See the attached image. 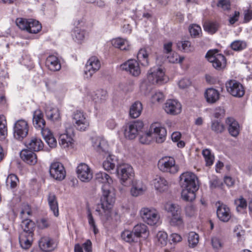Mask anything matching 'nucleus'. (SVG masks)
<instances>
[{
    "mask_svg": "<svg viewBox=\"0 0 252 252\" xmlns=\"http://www.w3.org/2000/svg\"><path fill=\"white\" fill-rule=\"evenodd\" d=\"M77 177L83 182H89L93 178V172L85 163H80L77 167Z\"/></svg>",
    "mask_w": 252,
    "mask_h": 252,
    "instance_id": "13",
    "label": "nucleus"
},
{
    "mask_svg": "<svg viewBox=\"0 0 252 252\" xmlns=\"http://www.w3.org/2000/svg\"><path fill=\"white\" fill-rule=\"evenodd\" d=\"M205 97L207 102L214 103L219 99L220 94L216 89L209 88L205 93Z\"/></svg>",
    "mask_w": 252,
    "mask_h": 252,
    "instance_id": "31",
    "label": "nucleus"
},
{
    "mask_svg": "<svg viewBox=\"0 0 252 252\" xmlns=\"http://www.w3.org/2000/svg\"><path fill=\"white\" fill-rule=\"evenodd\" d=\"M235 203L237 206L236 209L238 211H240V209L246 208L247 206V201L242 196L239 199H236Z\"/></svg>",
    "mask_w": 252,
    "mask_h": 252,
    "instance_id": "60",
    "label": "nucleus"
},
{
    "mask_svg": "<svg viewBox=\"0 0 252 252\" xmlns=\"http://www.w3.org/2000/svg\"><path fill=\"white\" fill-rule=\"evenodd\" d=\"M164 109L167 114L175 115L181 112L182 105L177 100L168 99L164 104Z\"/></svg>",
    "mask_w": 252,
    "mask_h": 252,
    "instance_id": "18",
    "label": "nucleus"
},
{
    "mask_svg": "<svg viewBox=\"0 0 252 252\" xmlns=\"http://www.w3.org/2000/svg\"><path fill=\"white\" fill-rule=\"evenodd\" d=\"M143 127V123L140 121L128 123L125 127V137L128 139H134L142 132Z\"/></svg>",
    "mask_w": 252,
    "mask_h": 252,
    "instance_id": "6",
    "label": "nucleus"
},
{
    "mask_svg": "<svg viewBox=\"0 0 252 252\" xmlns=\"http://www.w3.org/2000/svg\"><path fill=\"white\" fill-rule=\"evenodd\" d=\"M133 232L128 230H124L121 234L122 238L126 242L131 243L135 241L136 238Z\"/></svg>",
    "mask_w": 252,
    "mask_h": 252,
    "instance_id": "51",
    "label": "nucleus"
},
{
    "mask_svg": "<svg viewBox=\"0 0 252 252\" xmlns=\"http://www.w3.org/2000/svg\"><path fill=\"white\" fill-rule=\"evenodd\" d=\"M203 28L205 31L213 34L217 32L219 28V25L216 22L207 21L204 23Z\"/></svg>",
    "mask_w": 252,
    "mask_h": 252,
    "instance_id": "44",
    "label": "nucleus"
},
{
    "mask_svg": "<svg viewBox=\"0 0 252 252\" xmlns=\"http://www.w3.org/2000/svg\"><path fill=\"white\" fill-rule=\"evenodd\" d=\"M7 134L6 121L3 116H0V140L5 138Z\"/></svg>",
    "mask_w": 252,
    "mask_h": 252,
    "instance_id": "45",
    "label": "nucleus"
},
{
    "mask_svg": "<svg viewBox=\"0 0 252 252\" xmlns=\"http://www.w3.org/2000/svg\"><path fill=\"white\" fill-rule=\"evenodd\" d=\"M27 146L31 151L37 152L43 149V143L40 139L32 137L27 142Z\"/></svg>",
    "mask_w": 252,
    "mask_h": 252,
    "instance_id": "30",
    "label": "nucleus"
},
{
    "mask_svg": "<svg viewBox=\"0 0 252 252\" xmlns=\"http://www.w3.org/2000/svg\"><path fill=\"white\" fill-rule=\"evenodd\" d=\"M121 68L133 76H138L141 73L139 63L134 59H130L121 65Z\"/></svg>",
    "mask_w": 252,
    "mask_h": 252,
    "instance_id": "12",
    "label": "nucleus"
},
{
    "mask_svg": "<svg viewBox=\"0 0 252 252\" xmlns=\"http://www.w3.org/2000/svg\"><path fill=\"white\" fill-rule=\"evenodd\" d=\"M166 136V130L157 124H152L149 132L140 135L139 141L144 144H149L154 138L158 143H161L164 141Z\"/></svg>",
    "mask_w": 252,
    "mask_h": 252,
    "instance_id": "2",
    "label": "nucleus"
},
{
    "mask_svg": "<svg viewBox=\"0 0 252 252\" xmlns=\"http://www.w3.org/2000/svg\"><path fill=\"white\" fill-rule=\"evenodd\" d=\"M202 155L205 158L206 165L210 166L213 164L214 157L211 154V151L209 149H205L202 151Z\"/></svg>",
    "mask_w": 252,
    "mask_h": 252,
    "instance_id": "53",
    "label": "nucleus"
},
{
    "mask_svg": "<svg viewBox=\"0 0 252 252\" xmlns=\"http://www.w3.org/2000/svg\"><path fill=\"white\" fill-rule=\"evenodd\" d=\"M170 224L173 226H181L183 224V220L181 215V212L172 215L170 220Z\"/></svg>",
    "mask_w": 252,
    "mask_h": 252,
    "instance_id": "52",
    "label": "nucleus"
},
{
    "mask_svg": "<svg viewBox=\"0 0 252 252\" xmlns=\"http://www.w3.org/2000/svg\"><path fill=\"white\" fill-rule=\"evenodd\" d=\"M20 157L23 161L29 164L34 165L37 161L36 155L32 151L27 149L21 151Z\"/></svg>",
    "mask_w": 252,
    "mask_h": 252,
    "instance_id": "24",
    "label": "nucleus"
},
{
    "mask_svg": "<svg viewBox=\"0 0 252 252\" xmlns=\"http://www.w3.org/2000/svg\"><path fill=\"white\" fill-rule=\"evenodd\" d=\"M148 56L149 54L145 49H141L139 51L137 58L142 65L146 67L149 65Z\"/></svg>",
    "mask_w": 252,
    "mask_h": 252,
    "instance_id": "41",
    "label": "nucleus"
},
{
    "mask_svg": "<svg viewBox=\"0 0 252 252\" xmlns=\"http://www.w3.org/2000/svg\"><path fill=\"white\" fill-rule=\"evenodd\" d=\"M96 180L102 183V194L100 203L97 205L96 212L102 220H107L111 216L112 206L115 201V190L112 185L113 180L105 172H100L96 174Z\"/></svg>",
    "mask_w": 252,
    "mask_h": 252,
    "instance_id": "1",
    "label": "nucleus"
},
{
    "mask_svg": "<svg viewBox=\"0 0 252 252\" xmlns=\"http://www.w3.org/2000/svg\"><path fill=\"white\" fill-rule=\"evenodd\" d=\"M147 79L152 84H162L167 82L165 72L161 67L155 66L148 71Z\"/></svg>",
    "mask_w": 252,
    "mask_h": 252,
    "instance_id": "4",
    "label": "nucleus"
},
{
    "mask_svg": "<svg viewBox=\"0 0 252 252\" xmlns=\"http://www.w3.org/2000/svg\"><path fill=\"white\" fill-rule=\"evenodd\" d=\"M93 146L99 153L107 155L110 153V148L107 141L104 138L96 137L92 139Z\"/></svg>",
    "mask_w": 252,
    "mask_h": 252,
    "instance_id": "15",
    "label": "nucleus"
},
{
    "mask_svg": "<svg viewBox=\"0 0 252 252\" xmlns=\"http://www.w3.org/2000/svg\"><path fill=\"white\" fill-rule=\"evenodd\" d=\"M198 188L193 189H189V188H183L182 191V198L185 201H192L195 198V191Z\"/></svg>",
    "mask_w": 252,
    "mask_h": 252,
    "instance_id": "38",
    "label": "nucleus"
},
{
    "mask_svg": "<svg viewBox=\"0 0 252 252\" xmlns=\"http://www.w3.org/2000/svg\"><path fill=\"white\" fill-rule=\"evenodd\" d=\"M180 184L182 188H189L193 189L198 188L197 178L190 172H185L180 175Z\"/></svg>",
    "mask_w": 252,
    "mask_h": 252,
    "instance_id": "9",
    "label": "nucleus"
},
{
    "mask_svg": "<svg viewBox=\"0 0 252 252\" xmlns=\"http://www.w3.org/2000/svg\"><path fill=\"white\" fill-rule=\"evenodd\" d=\"M206 58L217 70L222 69L226 66V61L225 57L222 54H218L217 50L209 51L206 54Z\"/></svg>",
    "mask_w": 252,
    "mask_h": 252,
    "instance_id": "7",
    "label": "nucleus"
},
{
    "mask_svg": "<svg viewBox=\"0 0 252 252\" xmlns=\"http://www.w3.org/2000/svg\"><path fill=\"white\" fill-rule=\"evenodd\" d=\"M107 155V157L103 162V167L105 170L110 171L115 169L116 160L114 156L110 155V153Z\"/></svg>",
    "mask_w": 252,
    "mask_h": 252,
    "instance_id": "39",
    "label": "nucleus"
},
{
    "mask_svg": "<svg viewBox=\"0 0 252 252\" xmlns=\"http://www.w3.org/2000/svg\"><path fill=\"white\" fill-rule=\"evenodd\" d=\"M92 100L95 103H101L107 98V92L104 90H98L91 93Z\"/></svg>",
    "mask_w": 252,
    "mask_h": 252,
    "instance_id": "32",
    "label": "nucleus"
},
{
    "mask_svg": "<svg viewBox=\"0 0 252 252\" xmlns=\"http://www.w3.org/2000/svg\"><path fill=\"white\" fill-rule=\"evenodd\" d=\"M16 23L20 29L26 30L27 29V27H28L29 19L17 18L16 20Z\"/></svg>",
    "mask_w": 252,
    "mask_h": 252,
    "instance_id": "61",
    "label": "nucleus"
},
{
    "mask_svg": "<svg viewBox=\"0 0 252 252\" xmlns=\"http://www.w3.org/2000/svg\"><path fill=\"white\" fill-rule=\"evenodd\" d=\"M196 208L192 204L188 205L185 208L186 215L189 217L194 216L196 214Z\"/></svg>",
    "mask_w": 252,
    "mask_h": 252,
    "instance_id": "62",
    "label": "nucleus"
},
{
    "mask_svg": "<svg viewBox=\"0 0 252 252\" xmlns=\"http://www.w3.org/2000/svg\"><path fill=\"white\" fill-rule=\"evenodd\" d=\"M18 181L17 176L14 174H10L6 180V186L11 188H14L17 186Z\"/></svg>",
    "mask_w": 252,
    "mask_h": 252,
    "instance_id": "55",
    "label": "nucleus"
},
{
    "mask_svg": "<svg viewBox=\"0 0 252 252\" xmlns=\"http://www.w3.org/2000/svg\"><path fill=\"white\" fill-rule=\"evenodd\" d=\"M217 6L223 10H228L230 8V2L229 0H219Z\"/></svg>",
    "mask_w": 252,
    "mask_h": 252,
    "instance_id": "63",
    "label": "nucleus"
},
{
    "mask_svg": "<svg viewBox=\"0 0 252 252\" xmlns=\"http://www.w3.org/2000/svg\"><path fill=\"white\" fill-rule=\"evenodd\" d=\"M211 128L212 131L216 133H221L224 130V126L218 120H213L211 122Z\"/></svg>",
    "mask_w": 252,
    "mask_h": 252,
    "instance_id": "46",
    "label": "nucleus"
},
{
    "mask_svg": "<svg viewBox=\"0 0 252 252\" xmlns=\"http://www.w3.org/2000/svg\"><path fill=\"white\" fill-rule=\"evenodd\" d=\"M165 210L172 215L181 212L180 208L179 205L173 204L171 202H167L164 205Z\"/></svg>",
    "mask_w": 252,
    "mask_h": 252,
    "instance_id": "48",
    "label": "nucleus"
},
{
    "mask_svg": "<svg viewBox=\"0 0 252 252\" xmlns=\"http://www.w3.org/2000/svg\"><path fill=\"white\" fill-rule=\"evenodd\" d=\"M33 125L34 126L41 130V131L44 129L45 126V121L43 119V115L40 110H36L33 114Z\"/></svg>",
    "mask_w": 252,
    "mask_h": 252,
    "instance_id": "23",
    "label": "nucleus"
},
{
    "mask_svg": "<svg viewBox=\"0 0 252 252\" xmlns=\"http://www.w3.org/2000/svg\"><path fill=\"white\" fill-rule=\"evenodd\" d=\"M164 98V97L162 93L160 92H155L152 95L151 101L153 103L161 102L163 101Z\"/></svg>",
    "mask_w": 252,
    "mask_h": 252,
    "instance_id": "59",
    "label": "nucleus"
},
{
    "mask_svg": "<svg viewBox=\"0 0 252 252\" xmlns=\"http://www.w3.org/2000/svg\"><path fill=\"white\" fill-rule=\"evenodd\" d=\"M112 45L116 48H119L121 50H129L130 46L129 42L126 39L120 37L116 38L112 40Z\"/></svg>",
    "mask_w": 252,
    "mask_h": 252,
    "instance_id": "35",
    "label": "nucleus"
},
{
    "mask_svg": "<svg viewBox=\"0 0 252 252\" xmlns=\"http://www.w3.org/2000/svg\"><path fill=\"white\" fill-rule=\"evenodd\" d=\"M85 34L86 33L84 30L76 27L72 32V36L75 41L81 43L84 39Z\"/></svg>",
    "mask_w": 252,
    "mask_h": 252,
    "instance_id": "43",
    "label": "nucleus"
},
{
    "mask_svg": "<svg viewBox=\"0 0 252 252\" xmlns=\"http://www.w3.org/2000/svg\"><path fill=\"white\" fill-rule=\"evenodd\" d=\"M146 189L145 186L140 181H134L132 183L130 190L131 194L137 197L144 193Z\"/></svg>",
    "mask_w": 252,
    "mask_h": 252,
    "instance_id": "27",
    "label": "nucleus"
},
{
    "mask_svg": "<svg viewBox=\"0 0 252 252\" xmlns=\"http://www.w3.org/2000/svg\"><path fill=\"white\" fill-rule=\"evenodd\" d=\"M101 66L99 59L95 56L91 57L87 61L84 73L85 77L87 78H91L93 75L98 71Z\"/></svg>",
    "mask_w": 252,
    "mask_h": 252,
    "instance_id": "10",
    "label": "nucleus"
},
{
    "mask_svg": "<svg viewBox=\"0 0 252 252\" xmlns=\"http://www.w3.org/2000/svg\"><path fill=\"white\" fill-rule=\"evenodd\" d=\"M228 126V130L230 134L233 137H237L240 132V126L238 122L233 118L228 117L225 120Z\"/></svg>",
    "mask_w": 252,
    "mask_h": 252,
    "instance_id": "26",
    "label": "nucleus"
},
{
    "mask_svg": "<svg viewBox=\"0 0 252 252\" xmlns=\"http://www.w3.org/2000/svg\"><path fill=\"white\" fill-rule=\"evenodd\" d=\"M33 234L22 232L19 237L21 247L24 250L29 249L32 245Z\"/></svg>",
    "mask_w": 252,
    "mask_h": 252,
    "instance_id": "21",
    "label": "nucleus"
},
{
    "mask_svg": "<svg viewBox=\"0 0 252 252\" xmlns=\"http://www.w3.org/2000/svg\"><path fill=\"white\" fill-rule=\"evenodd\" d=\"M73 122L76 128L80 131L86 130L90 126V121L82 111H76L72 116Z\"/></svg>",
    "mask_w": 252,
    "mask_h": 252,
    "instance_id": "8",
    "label": "nucleus"
},
{
    "mask_svg": "<svg viewBox=\"0 0 252 252\" xmlns=\"http://www.w3.org/2000/svg\"><path fill=\"white\" fill-rule=\"evenodd\" d=\"M28 125L26 121L23 120H18L14 127V136L18 140H22L28 133Z\"/></svg>",
    "mask_w": 252,
    "mask_h": 252,
    "instance_id": "14",
    "label": "nucleus"
},
{
    "mask_svg": "<svg viewBox=\"0 0 252 252\" xmlns=\"http://www.w3.org/2000/svg\"><path fill=\"white\" fill-rule=\"evenodd\" d=\"M188 240L189 247H195L199 242V236L194 232H190L188 234Z\"/></svg>",
    "mask_w": 252,
    "mask_h": 252,
    "instance_id": "49",
    "label": "nucleus"
},
{
    "mask_svg": "<svg viewBox=\"0 0 252 252\" xmlns=\"http://www.w3.org/2000/svg\"><path fill=\"white\" fill-rule=\"evenodd\" d=\"M217 214L219 220L223 222H227L231 218L229 208L223 204L218 206Z\"/></svg>",
    "mask_w": 252,
    "mask_h": 252,
    "instance_id": "25",
    "label": "nucleus"
},
{
    "mask_svg": "<svg viewBox=\"0 0 252 252\" xmlns=\"http://www.w3.org/2000/svg\"><path fill=\"white\" fill-rule=\"evenodd\" d=\"M143 109L142 104L139 101L134 102L130 107L129 115L132 118H138L141 114Z\"/></svg>",
    "mask_w": 252,
    "mask_h": 252,
    "instance_id": "37",
    "label": "nucleus"
},
{
    "mask_svg": "<svg viewBox=\"0 0 252 252\" xmlns=\"http://www.w3.org/2000/svg\"><path fill=\"white\" fill-rule=\"evenodd\" d=\"M168 55L167 56V58L169 62L171 63H181L184 60L183 57H180L177 53L175 52H171L169 54H167Z\"/></svg>",
    "mask_w": 252,
    "mask_h": 252,
    "instance_id": "54",
    "label": "nucleus"
},
{
    "mask_svg": "<svg viewBox=\"0 0 252 252\" xmlns=\"http://www.w3.org/2000/svg\"><path fill=\"white\" fill-rule=\"evenodd\" d=\"M152 185L159 192H164L167 190L169 187V184L166 180L163 177L158 175L154 177L152 181Z\"/></svg>",
    "mask_w": 252,
    "mask_h": 252,
    "instance_id": "20",
    "label": "nucleus"
},
{
    "mask_svg": "<svg viewBox=\"0 0 252 252\" xmlns=\"http://www.w3.org/2000/svg\"><path fill=\"white\" fill-rule=\"evenodd\" d=\"M49 172L51 176L57 180L61 181L65 177L64 168L60 162L52 163L50 165Z\"/></svg>",
    "mask_w": 252,
    "mask_h": 252,
    "instance_id": "16",
    "label": "nucleus"
},
{
    "mask_svg": "<svg viewBox=\"0 0 252 252\" xmlns=\"http://www.w3.org/2000/svg\"><path fill=\"white\" fill-rule=\"evenodd\" d=\"M36 223L38 228L41 229L48 228L50 225V222L49 219L44 218L38 220Z\"/></svg>",
    "mask_w": 252,
    "mask_h": 252,
    "instance_id": "58",
    "label": "nucleus"
},
{
    "mask_svg": "<svg viewBox=\"0 0 252 252\" xmlns=\"http://www.w3.org/2000/svg\"><path fill=\"white\" fill-rule=\"evenodd\" d=\"M40 248L44 252H49L53 250L56 247V244L52 238L45 236L42 237L39 241Z\"/></svg>",
    "mask_w": 252,
    "mask_h": 252,
    "instance_id": "22",
    "label": "nucleus"
},
{
    "mask_svg": "<svg viewBox=\"0 0 252 252\" xmlns=\"http://www.w3.org/2000/svg\"><path fill=\"white\" fill-rule=\"evenodd\" d=\"M47 199L50 210L52 211L55 216L58 217L59 215V208L55 194L53 193H49Z\"/></svg>",
    "mask_w": 252,
    "mask_h": 252,
    "instance_id": "34",
    "label": "nucleus"
},
{
    "mask_svg": "<svg viewBox=\"0 0 252 252\" xmlns=\"http://www.w3.org/2000/svg\"><path fill=\"white\" fill-rule=\"evenodd\" d=\"M41 25L39 22L33 19H29V23L26 31L30 33H36L41 29Z\"/></svg>",
    "mask_w": 252,
    "mask_h": 252,
    "instance_id": "40",
    "label": "nucleus"
},
{
    "mask_svg": "<svg viewBox=\"0 0 252 252\" xmlns=\"http://www.w3.org/2000/svg\"><path fill=\"white\" fill-rule=\"evenodd\" d=\"M59 142L60 146L63 148H72L74 143V140L71 135L68 133H63L60 135Z\"/></svg>",
    "mask_w": 252,
    "mask_h": 252,
    "instance_id": "29",
    "label": "nucleus"
},
{
    "mask_svg": "<svg viewBox=\"0 0 252 252\" xmlns=\"http://www.w3.org/2000/svg\"><path fill=\"white\" fill-rule=\"evenodd\" d=\"M34 226L35 224L33 221L29 219L25 220L22 222V227L23 229L22 232L33 234Z\"/></svg>",
    "mask_w": 252,
    "mask_h": 252,
    "instance_id": "42",
    "label": "nucleus"
},
{
    "mask_svg": "<svg viewBox=\"0 0 252 252\" xmlns=\"http://www.w3.org/2000/svg\"><path fill=\"white\" fill-rule=\"evenodd\" d=\"M140 216L144 222L151 226L158 224L160 219L158 212L152 207L141 208Z\"/></svg>",
    "mask_w": 252,
    "mask_h": 252,
    "instance_id": "3",
    "label": "nucleus"
},
{
    "mask_svg": "<svg viewBox=\"0 0 252 252\" xmlns=\"http://www.w3.org/2000/svg\"><path fill=\"white\" fill-rule=\"evenodd\" d=\"M159 169L163 172L175 174L179 168L176 164L175 159L171 157H165L160 159L158 164Z\"/></svg>",
    "mask_w": 252,
    "mask_h": 252,
    "instance_id": "5",
    "label": "nucleus"
},
{
    "mask_svg": "<svg viewBox=\"0 0 252 252\" xmlns=\"http://www.w3.org/2000/svg\"><path fill=\"white\" fill-rule=\"evenodd\" d=\"M118 177L123 182H125L132 176V167L128 164L118 165L116 170Z\"/></svg>",
    "mask_w": 252,
    "mask_h": 252,
    "instance_id": "17",
    "label": "nucleus"
},
{
    "mask_svg": "<svg viewBox=\"0 0 252 252\" xmlns=\"http://www.w3.org/2000/svg\"><path fill=\"white\" fill-rule=\"evenodd\" d=\"M189 31L191 36L196 37L201 33V29L198 25L193 24L189 26Z\"/></svg>",
    "mask_w": 252,
    "mask_h": 252,
    "instance_id": "57",
    "label": "nucleus"
},
{
    "mask_svg": "<svg viewBox=\"0 0 252 252\" xmlns=\"http://www.w3.org/2000/svg\"><path fill=\"white\" fill-rule=\"evenodd\" d=\"M227 92L235 97H241L245 94L244 89L241 84L236 80H230L226 83Z\"/></svg>",
    "mask_w": 252,
    "mask_h": 252,
    "instance_id": "11",
    "label": "nucleus"
},
{
    "mask_svg": "<svg viewBox=\"0 0 252 252\" xmlns=\"http://www.w3.org/2000/svg\"><path fill=\"white\" fill-rule=\"evenodd\" d=\"M41 133L44 140L51 148L56 147L57 142L52 132L47 128L42 130Z\"/></svg>",
    "mask_w": 252,
    "mask_h": 252,
    "instance_id": "36",
    "label": "nucleus"
},
{
    "mask_svg": "<svg viewBox=\"0 0 252 252\" xmlns=\"http://www.w3.org/2000/svg\"><path fill=\"white\" fill-rule=\"evenodd\" d=\"M133 232L136 238L140 237H146L149 234L148 227L144 223H139L135 225Z\"/></svg>",
    "mask_w": 252,
    "mask_h": 252,
    "instance_id": "33",
    "label": "nucleus"
},
{
    "mask_svg": "<svg viewBox=\"0 0 252 252\" xmlns=\"http://www.w3.org/2000/svg\"><path fill=\"white\" fill-rule=\"evenodd\" d=\"M157 244L161 247L165 246L167 243L168 236L164 231H159L157 234Z\"/></svg>",
    "mask_w": 252,
    "mask_h": 252,
    "instance_id": "47",
    "label": "nucleus"
},
{
    "mask_svg": "<svg viewBox=\"0 0 252 252\" xmlns=\"http://www.w3.org/2000/svg\"><path fill=\"white\" fill-rule=\"evenodd\" d=\"M46 64L50 70L53 71H58L61 68L59 59L54 55H50L46 59Z\"/></svg>",
    "mask_w": 252,
    "mask_h": 252,
    "instance_id": "28",
    "label": "nucleus"
},
{
    "mask_svg": "<svg viewBox=\"0 0 252 252\" xmlns=\"http://www.w3.org/2000/svg\"><path fill=\"white\" fill-rule=\"evenodd\" d=\"M191 81L188 78H183L178 82V86L180 89H186L191 85Z\"/></svg>",
    "mask_w": 252,
    "mask_h": 252,
    "instance_id": "64",
    "label": "nucleus"
},
{
    "mask_svg": "<svg viewBox=\"0 0 252 252\" xmlns=\"http://www.w3.org/2000/svg\"><path fill=\"white\" fill-rule=\"evenodd\" d=\"M45 113L47 118L51 121L58 122L61 119L59 110L52 105H46Z\"/></svg>",
    "mask_w": 252,
    "mask_h": 252,
    "instance_id": "19",
    "label": "nucleus"
},
{
    "mask_svg": "<svg viewBox=\"0 0 252 252\" xmlns=\"http://www.w3.org/2000/svg\"><path fill=\"white\" fill-rule=\"evenodd\" d=\"M230 47L234 51H240L246 48L247 43L244 41L237 40L231 43Z\"/></svg>",
    "mask_w": 252,
    "mask_h": 252,
    "instance_id": "50",
    "label": "nucleus"
},
{
    "mask_svg": "<svg viewBox=\"0 0 252 252\" xmlns=\"http://www.w3.org/2000/svg\"><path fill=\"white\" fill-rule=\"evenodd\" d=\"M87 218L89 224L91 228L93 229L94 233V234H97L98 232V230L96 227L94 220L90 209H88L87 211Z\"/></svg>",
    "mask_w": 252,
    "mask_h": 252,
    "instance_id": "56",
    "label": "nucleus"
}]
</instances>
